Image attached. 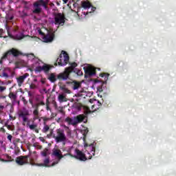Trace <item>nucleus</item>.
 <instances>
[{
  "label": "nucleus",
  "instance_id": "obj_1",
  "mask_svg": "<svg viewBox=\"0 0 176 176\" xmlns=\"http://www.w3.org/2000/svg\"><path fill=\"white\" fill-rule=\"evenodd\" d=\"M85 148L87 149V153L89 155V156H86L85 153H83L80 150L76 149L75 152L76 153V155H74L72 153H67L63 155V153L61 152V150L58 148H54L52 150V156H54L55 157H57L58 161L54 162L52 164V166H56V164H58V162L61 159L64 157V156H71V157H74V159H77L78 160H80V162H86L87 159H91L93 156H96V144H85Z\"/></svg>",
  "mask_w": 176,
  "mask_h": 176
},
{
  "label": "nucleus",
  "instance_id": "obj_2",
  "mask_svg": "<svg viewBox=\"0 0 176 176\" xmlns=\"http://www.w3.org/2000/svg\"><path fill=\"white\" fill-rule=\"evenodd\" d=\"M41 6H43L44 9H47V3L44 0H38L33 4V13L36 14H39V13H42V8Z\"/></svg>",
  "mask_w": 176,
  "mask_h": 176
},
{
  "label": "nucleus",
  "instance_id": "obj_3",
  "mask_svg": "<svg viewBox=\"0 0 176 176\" xmlns=\"http://www.w3.org/2000/svg\"><path fill=\"white\" fill-rule=\"evenodd\" d=\"M69 61V56L65 51H62L61 54L59 56V58H57L56 63H58V65L60 67H64L65 65H67Z\"/></svg>",
  "mask_w": 176,
  "mask_h": 176
},
{
  "label": "nucleus",
  "instance_id": "obj_4",
  "mask_svg": "<svg viewBox=\"0 0 176 176\" xmlns=\"http://www.w3.org/2000/svg\"><path fill=\"white\" fill-rule=\"evenodd\" d=\"M56 131V135L54 134L52 136V138L55 139L56 142H65V141H67V136H65L64 129H58Z\"/></svg>",
  "mask_w": 176,
  "mask_h": 176
},
{
  "label": "nucleus",
  "instance_id": "obj_5",
  "mask_svg": "<svg viewBox=\"0 0 176 176\" xmlns=\"http://www.w3.org/2000/svg\"><path fill=\"white\" fill-rule=\"evenodd\" d=\"M54 20L55 25H64L65 24V15L62 13H54Z\"/></svg>",
  "mask_w": 176,
  "mask_h": 176
},
{
  "label": "nucleus",
  "instance_id": "obj_6",
  "mask_svg": "<svg viewBox=\"0 0 176 176\" xmlns=\"http://www.w3.org/2000/svg\"><path fill=\"white\" fill-rule=\"evenodd\" d=\"M28 159H30V155H21L16 158L15 162L19 166H24V164L35 165V164L28 162Z\"/></svg>",
  "mask_w": 176,
  "mask_h": 176
},
{
  "label": "nucleus",
  "instance_id": "obj_7",
  "mask_svg": "<svg viewBox=\"0 0 176 176\" xmlns=\"http://www.w3.org/2000/svg\"><path fill=\"white\" fill-rule=\"evenodd\" d=\"M8 56L19 57V56H21V52L19 51V50H16V48H12L3 54L2 58H8Z\"/></svg>",
  "mask_w": 176,
  "mask_h": 176
},
{
  "label": "nucleus",
  "instance_id": "obj_8",
  "mask_svg": "<svg viewBox=\"0 0 176 176\" xmlns=\"http://www.w3.org/2000/svg\"><path fill=\"white\" fill-rule=\"evenodd\" d=\"M71 76V73L65 68L64 72L59 73L57 76L58 80H68Z\"/></svg>",
  "mask_w": 176,
  "mask_h": 176
},
{
  "label": "nucleus",
  "instance_id": "obj_9",
  "mask_svg": "<svg viewBox=\"0 0 176 176\" xmlns=\"http://www.w3.org/2000/svg\"><path fill=\"white\" fill-rule=\"evenodd\" d=\"M83 69L85 71V78H91V76H94V75H96V67H84Z\"/></svg>",
  "mask_w": 176,
  "mask_h": 176
},
{
  "label": "nucleus",
  "instance_id": "obj_10",
  "mask_svg": "<svg viewBox=\"0 0 176 176\" xmlns=\"http://www.w3.org/2000/svg\"><path fill=\"white\" fill-rule=\"evenodd\" d=\"M40 105H45V102L43 101H41L38 103H36L34 104V106H32V108H34V110L33 111V115H34V120H37V119H39V106Z\"/></svg>",
  "mask_w": 176,
  "mask_h": 176
},
{
  "label": "nucleus",
  "instance_id": "obj_11",
  "mask_svg": "<svg viewBox=\"0 0 176 176\" xmlns=\"http://www.w3.org/2000/svg\"><path fill=\"white\" fill-rule=\"evenodd\" d=\"M66 85H71L73 90H78L80 87V83L76 80L67 81Z\"/></svg>",
  "mask_w": 176,
  "mask_h": 176
},
{
  "label": "nucleus",
  "instance_id": "obj_12",
  "mask_svg": "<svg viewBox=\"0 0 176 176\" xmlns=\"http://www.w3.org/2000/svg\"><path fill=\"white\" fill-rule=\"evenodd\" d=\"M28 76H30V74L28 73H25V74H23V76H19V78H16L17 80V83L19 86H21V85L23 83H24V80H25V79L27 78H28Z\"/></svg>",
  "mask_w": 176,
  "mask_h": 176
},
{
  "label": "nucleus",
  "instance_id": "obj_13",
  "mask_svg": "<svg viewBox=\"0 0 176 176\" xmlns=\"http://www.w3.org/2000/svg\"><path fill=\"white\" fill-rule=\"evenodd\" d=\"M69 67H66V69L68 70V72L70 74H72V72H76V70H75V68L78 67V63L76 62L69 63Z\"/></svg>",
  "mask_w": 176,
  "mask_h": 176
},
{
  "label": "nucleus",
  "instance_id": "obj_14",
  "mask_svg": "<svg viewBox=\"0 0 176 176\" xmlns=\"http://www.w3.org/2000/svg\"><path fill=\"white\" fill-rule=\"evenodd\" d=\"M49 163H50V157H47L44 160L43 163L35 164V166H38L39 167H49Z\"/></svg>",
  "mask_w": 176,
  "mask_h": 176
},
{
  "label": "nucleus",
  "instance_id": "obj_15",
  "mask_svg": "<svg viewBox=\"0 0 176 176\" xmlns=\"http://www.w3.org/2000/svg\"><path fill=\"white\" fill-rule=\"evenodd\" d=\"M53 39H54V33L53 32L49 33L44 36V41L47 43L53 41Z\"/></svg>",
  "mask_w": 176,
  "mask_h": 176
},
{
  "label": "nucleus",
  "instance_id": "obj_16",
  "mask_svg": "<svg viewBox=\"0 0 176 176\" xmlns=\"http://www.w3.org/2000/svg\"><path fill=\"white\" fill-rule=\"evenodd\" d=\"M85 118L86 117L83 114H80V115H78V116L74 117L76 125L78 124V123H82V122H83V120H85Z\"/></svg>",
  "mask_w": 176,
  "mask_h": 176
},
{
  "label": "nucleus",
  "instance_id": "obj_17",
  "mask_svg": "<svg viewBox=\"0 0 176 176\" xmlns=\"http://www.w3.org/2000/svg\"><path fill=\"white\" fill-rule=\"evenodd\" d=\"M6 108L7 109V112L13 113V112H14V103H7Z\"/></svg>",
  "mask_w": 176,
  "mask_h": 176
},
{
  "label": "nucleus",
  "instance_id": "obj_18",
  "mask_svg": "<svg viewBox=\"0 0 176 176\" xmlns=\"http://www.w3.org/2000/svg\"><path fill=\"white\" fill-rule=\"evenodd\" d=\"M60 90H61L65 94H71V90L68 89L67 85L63 84L59 86Z\"/></svg>",
  "mask_w": 176,
  "mask_h": 176
},
{
  "label": "nucleus",
  "instance_id": "obj_19",
  "mask_svg": "<svg viewBox=\"0 0 176 176\" xmlns=\"http://www.w3.org/2000/svg\"><path fill=\"white\" fill-rule=\"evenodd\" d=\"M37 128H38V124H35V120H33L32 124L30 125L29 129H30L31 130H34L36 134H39V129H37Z\"/></svg>",
  "mask_w": 176,
  "mask_h": 176
},
{
  "label": "nucleus",
  "instance_id": "obj_20",
  "mask_svg": "<svg viewBox=\"0 0 176 176\" xmlns=\"http://www.w3.org/2000/svg\"><path fill=\"white\" fill-rule=\"evenodd\" d=\"M81 8H83V9H90V8H91V3L89 1H82Z\"/></svg>",
  "mask_w": 176,
  "mask_h": 176
},
{
  "label": "nucleus",
  "instance_id": "obj_21",
  "mask_svg": "<svg viewBox=\"0 0 176 176\" xmlns=\"http://www.w3.org/2000/svg\"><path fill=\"white\" fill-rule=\"evenodd\" d=\"M65 122H67L68 124H72V126H76V122L75 121V118L74 120L69 117L65 118Z\"/></svg>",
  "mask_w": 176,
  "mask_h": 176
},
{
  "label": "nucleus",
  "instance_id": "obj_22",
  "mask_svg": "<svg viewBox=\"0 0 176 176\" xmlns=\"http://www.w3.org/2000/svg\"><path fill=\"white\" fill-rule=\"evenodd\" d=\"M8 97L10 100H12V103L16 102V100H17V95L14 94V93L10 92L8 94Z\"/></svg>",
  "mask_w": 176,
  "mask_h": 176
},
{
  "label": "nucleus",
  "instance_id": "obj_23",
  "mask_svg": "<svg viewBox=\"0 0 176 176\" xmlns=\"http://www.w3.org/2000/svg\"><path fill=\"white\" fill-rule=\"evenodd\" d=\"M48 79L52 82V83H54V82L57 80V77L56 78L54 73H52L48 77Z\"/></svg>",
  "mask_w": 176,
  "mask_h": 176
},
{
  "label": "nucleus",
  "instance_id": "obj_24",
  "mask_svg": "<svg viewBox=\"0 0 176 176\" xmlns=\"http://www.w3.org/2000/svg\"><path fill=\"white\" fill-rule=\"evenodd\" d=\"M41 155L43 157H48L49 156V148H44L43 151L41 152Z\"/></svg>",
  "mask_w": 176,
  "mask_h": 176
},
{
  "label": "nucleus",
  "instance_id": "obj_25",
  "mask_svg": "<svg viewBox=\"0 0 176 176\" xmlns=\"http://www.w3.org/2000/svg\"><path fill=\"white\" fill-rule=\"evenodd\" d=\"M52 67L49 65L44 64L43 65V71H44V72H49V71L52 69Z\"/></svg>",
  "mask_w": 176,
  "mask_h": 176
},
{
  "label": "nucleus",
  "instance_id": "obj_26",
  "mask_svg": "<svg viewBox=\"0 0 176 176\" xmlns=\"http://www.w3.org/2000/svg\"><path fill=\"white\" fill-rule=\"evenodd\" d=\"M0 76L1 78H6V79H8V78H9V74L5 72V70H0Z\"/></svg>",
  "mask_w": 176,
  "mask_h": 176
},
{
  "label": "nucleus",
  "instance_id": "obj_27",
  "mask_svg": "<svg viewBox=\"0 0 176 176\" xmlns=\"http://www.w3.org/2000/svg\"><path fill=\"white\" fill-rule=\"evenodd\" d=\"M19 118H22V119L23 118H25V116H28V115H30V113H28V111H25V113L23 112V111H20L19 113H18Z\"/></svg>",
  "mask_w": 176,
  "mask_h": 176
},
{
  "label": "nucleus",
  "instance_id": "obj_28",
  "mask_svg": "<svg viewBox=\"0 0 176 176\" xmlns=\"http://www.w3.org/2000/svg\"><path fill=\"white\" fill-rule=\"evenodd\" d=\"M4 126L7 127L8 130H10V131H14V126L9 125L8 123H5Z\"/></svg>",
  "mask_w": 176,
  "mask_h": 176
},
{
  "label": "nucleus",
  "instance_id": "obj_29",
  "mask_svg": "<svg viewBox=\"0 0 176 176\" xmlns=\"http://www.w3.org/2000/svg\"><path fill=\"white\" fill-rule=\"evenodd\" d=\"M5 159H6V160H3V162H13V159H12V157L8 154H6L4 155Z\"/></svg>",
  "mask_w": 176,
  "mask_h": 176
},
{
  "label": "nucleus",
  "instance_id": "obj_30",
  "mask_svg": "<svg viewBox=\"0 0 176 176\" xmlns=\"http://www.w3.org/2000/svg\"><path fill=\"white\" fill-rule=\"evenodd\" d=\"M50 130V126H49V125H46L45 124V126H43V129H42V133H47V131Z\"/></svg>",
  "mask_w": 176,
  "mask_h": 176
},
{
  "label": "nucleus",
  "instance_id": "obj_31",
  "mask_svg": "<svg viewBox=\"0 0 176 176\" xmlns=\"http://www.w3.org/2000/svg\"><path fill=\"white\" fill-rule=\"evenodd\" d=\"M59 102H64L65 100V96H63V94H60L58 97Z\"/></svg>",
  "mask_w": 176,
  "mask_h": 176
},
{
  "label": "nucleus",
  "instance_id": "obj_32",
  "mask_svg": "<svg viewBox=\"0 0 176 176\" xmlns=\"http://www.w3.org/2000/svg\"><path fill=\"white\" fill-rule=\"evenodd\" d=\"M6 17L7 20H10V21L14 19L13 14L11 12H9L8 14H7Z\"/></svg>",
  "mask_w": 176,
  "mask_h": 176
},
{
  "label": "nucleus",
  "instance_id": "obj_33",
  "mask_svg": "<svg viewBox=\"0 0 176 176\" xmlns=\"http://www.w3.org/2000/svg\"><path fill=\"white\" fill-rule=\"evenodd\" d=\"M42 71H43V66H37L34 69L35 72H42Z\"/></svg>",
  "mask_w": 176,
  "mask_h": 176
},
{
  "label": "nucleus",
  "instance_id": "obj_34",
  "mask_svg": "<svg viewBox=\"0 0 176 176\" xmlns=\"http://www.w3.org/2000/svg\"><path fill=\"white\" fill-rule=\"evenodd\" d=\"M100 78H105V79H108L109 76V74L108 73H102L100 74Z\"/></svg>",
  "mask_w": 176,
  "mask_h": 176
},
{
  "label": "nucleus",
  "instance_id": "obj_35",
  "mask_svg": "<svg viewBox=\"0 0 176 176\" xmlns=\"http://www.w3.org/2000/svg\"><path fill=\"white\" fill-rule=\"evenodd\" d=\"M12 142L14 145H17V144L21 142V140L20 138H15Z\"/></svg>",
  "mask_w": 176,
  "mask_h": 176
},
{
  "label": "nucleus",
  "instance_id": "obj_36",
  "mask_svg": "<svg viewBox=\"0 0 176 176\" xmlns=\"http://www.w3.org/2000/svg\"><path fill=\"white\" fill-rule=\"evenodd\" d=\"M58 111L60 113H62V115H65V111H64V109L63 107H59Z\"/></svg>",
  "mask_w": 176,
  "mask_h": 176
},
{
  "label": "nucleus",
  "instance_id": "obj_37",
  "mask_svg": "<svg viewBox=\"0 0 176 176\" xmlns=\"http://www.w3.org/2000/svg\"><path fill=\"white\" fill-rule=\"evenodd\" d=\"M33 146H34V148H37V149H42V146L39 145L38 143H34Z\"/></svg>",
  "mask_w": 176,
  "mask_h": 176
},
{
  "label": "nucleus",
  "instance_id": "obj_38",
  "mask_svg": "<svg viewBox=\"0 0 176 176\" xmlns=\"http://www.w3.org/2000/svg\"><path fill=\"white\" fill-rule=\"evenodd\" d=\"M26 56H27V57H28V58H30V57H31V58H32V60H34V58H35V55L34 54H27Z\"/></svg>",
  "mask_w": 176,
  "mask_h": 176
},
{
  "label": "nucleus",
  "instance_id": "obj_39",
  "mask_svg": "<svg viewBox=\"0 0 176 176\" xmlns=\"http://www.w3.org/2000/svg\"><path fill=\"white\" fill-rule=\"evenodd\" d=\"M21 100L23 101L24 105H27V104H28V101H27L25 97H22Z\"/></svg>",
  "mask_w": 176,
  "mask_h": 176
},
{
  "label": "nucleus",
  "instance_id": "obj_40",
  "mask_svg": "<svg viewBox=\"0 0 176 176\" xmlns=\"http://www.w3.org/2000/svg\"><path fill=\"white\" fill-rule=\"evenodd\" d=\"M3 34H5L3 29H0V38H3Z\"/></svg>",
  "mask_w": 176,
  "mask_h": 176
},
{
  "label": "nucleus",
  "instance_id": "obj_41",
  "mask_svg": "<svg viewBox=\"0 0 176 176\" xmlns=\"http://www.w3.org/2000/svg\"><path fill=\"white\" fill-rule=\"evenodd\" d=\"M53 135H54V134H53V131H51L50 133L47 135V138H52V136L53 137Z\"/></svg>",
  "mask_w": 176,
  "mask_h": 176
},
{
  "label": "nucleus",
  "instance_id": "obj_42",
  "mask_svg": "<svg viewBox=\"0 0 176 176\" xmlns=\"http://www.w3.org/2000/svg\"><path fill=\"white\" fill-rule=\"evenodd\" d=\"M12 138H13V136L10 134H8V135L7 136V139L8 140V141H10V142H12Z\"/></svg>",
  "mask_w": 176,
  "mask_h": 176
},
{
  "label": "nucleus",
  "instance_id": "obj_43",
  "mask_svg": "<svg viewBox=\"0 0 176 176\" xmlns=\"http://www.w3.org/2000/svg\"><path fill=\"white\" fill-rule=\"evenodd\" d=\"M76 74L78 76H82V75H83V72H82V71H80V70H78L77 72H76Z\"/></svg>",
  "mask_w": 176,
  "mask_h": 176
},
{
  "label": "nucleus",
  "instance_id": "obj_44",
  "mask_svg": "<svg viewBox=\"0 0 176 176\" xmlns=\"http://www.w3.org/2000/svg\"><path fill=\"white\" fill-rule=\"evenodd\" d=\"M97 90L98 91H99V93H102L103 90H102V86H99L97 87Z\"/></svg>",
  "mask_w": 176,
  "mask_h": 176
},
{
  "label": "nucleus",
  "instance_id": "obj_45",
  "mask_svg": "<svg viewBox=\"0 0 176 176\" xmlns=\"http://www.w3.org/2000/svg\"><path fill=\"white\" fill-rule=\"evenodd\" d=\"M5 90H6V87L0 86V93H3Z\"/></svg>",
  "mask_w": 176,
  "mask_h": 176
},
{
  "label": "nucleus",
  "instance_id": "obj_46",
  "mask_svg": "<svg viewBox=\"0 0 176 176\" xmlns=\"http://www.w3.org/2000/svg\"><path fill=\"white\" fill-rule=\"evenodd\" d=\"M30 89H36V85L35 84H31L30 85Z\"/></svg>",
  "mask_w": 176,
  "mask_h": 176
},
{
  "label": "nucleus",
  "instance_id": "obj_47",
  "mask_svg": "<svg viewBox=\"0 0 176 176\" xmlns=\"http://www.w3.org/2000/svg\"><path fill=\"white\" fill-rule=\"evenodd\" d=\"M46 109L47 111H50V107H49V102L47 100V103H46Z\"/></svg>",
  "mask_w": 176,
  "mask_h": 176
},
{
  "label": "nucleus",
  "instance_id": "obj_48",
  "mask_svg": "<svg viewBox=\"0 0 176 176\" xmlns=\"http://www.w3.org/2000/svg\"><path fill=\"white\" fill-rule=\"evenodd\" d=\"M23 121L24 122V123H27L28 120V118H27V116L23 117Z\"/></svg>",
  "mask_w": 176,
  "mask_h": 176
},
{
  "label": "nucleus",
  "instance_id": "obj_49",
  "mask_svg": "<svg viewBox=\"0 0 176 176\" xmlns=\"http://www.w3.org/2000/svg\"><path fill=\"white\" fill-rule=\"evenodd\" d=\"M23 38H24V35H23V34L17 36V39H19V41H21V39H23Z\"/></svg>",
  "mask_w": 176,
  "mask_h": 176
},
{
  "label": "nucleus",
  "instance_id": "obj_50",
  "mask_svg": "<svg viewBox=\"0 0 176 176\" xmlns=\"http://www.w3.org/2000/svg\"><path fill=\"white\" fill-rule=\"evenodd\" d=\"M26 123H27L26 124L27 127H30V126H31V121L28 120V122Z\"/></svg>",
  "mask_w": 176,
  "mask_h": 176
},
{
  "label": "nucleus",
  "instance_id": "obj_51",
  "mask_svg": "<svg viewBox=\"0 0 176 176\" xmlns=\"http://www.w3.org/2000/svg\"><path fill=\"white\" fill-rule=\"evenodd\" d=\"M0 131L2 133H6V130H5L3 127L0 128Z\"/></svg>",
  "mask_w": 176,
  "mask_h": 176
},
{
  "label": "nucleus",
  "instance_id": "obj_52",
  "mask_svg": "<svg viewBox=\"0 0 176 176\" xmlns=\"http://www.w3.org/2000/svg\"><path fill=\"white\" fill-rule=\"evenodd\" d=\"M91 12H96V10L97 9L96 7H93V6H91Z\"/></svg>",
  "mask_w": 176,
  "mask_h": 176
},
{
  "label": "nucleus",
  "instance_id": "obj_53",
  "mask_svg": "<svg viewBox=\"0 0 176 176\" xmlns=\"http://www.w3.org/2000/svg\"><path fill=\"white\" fill-rule=\"evenodd\" d=\"M8 36H10V38H13V35L10 34V32H9V30H8Z\"/></svg>",
  "mask_w": 176,
  "mask_h": 176
},
{
  "label": "nucleus",
  "instance_id": "obj_54",
  "mask_svg": "<svg viewBox=\"0 0 176 176\" xmlns=\"http://www.w3.org/2000/svg\"><path fill=\"white\" fill-rule=\"evenodd\" d=\"M40 141H41L42 142H45V138H43V137H40L39 138Z\"/></svg>",
  "mask_w": 176,
  "mask_h": 176
},
{
  "label": "nucleus",
  "instance_id": "obj_55",
  "mask_svg": "<svg viewBox=\"0 0 176 176\" xmlns=\"http://www.w3.org/2000/svg\"><path fill=\"white\" fill-rule=\"evenodd\" d=\"M29 102H30V104H31V105H32V107L35 106V105H34V102H32V100L30 99Z\"/></svg>",
  "mask_w": 176,
  "mask_h": 176
},
{
  "label": "nucleus",
  "instance_id": "obj_56",
  "mask_svg": "<svg viewBox=\"0 0 176 176\" xmlns=\"http://www.w3.org/2000/svg\"><path fill=\"white\" fill-rule=\"evenodd\" d=\"M4 108H5V107L0 105V111L2 112V111H3Z\"/></svg>",
  "mask_w": 176,
  "mask_h": 176
},
{
  "label": "nucleus",
  "instance_id": "obj_57",
  "mask_svg": "<svg viewBox=\"0 0 176 176\" xmlns=\"http://www.w3.org/2000/svg\"><path fill=\"white\" fill-rule=\"evenodd\" d=\"M28 93L29 97H32V94L31 93V91H28Z\"/></svg>",
  "mask_w": 176,
  "mask_h": 176
},
{
  "label": "nucleus",
  "instance_id": "obj_58",
  "mask_svg": "<svg viewBox=\"0 0 176 176\" xmlns=\"http://www.w3.org/2000/svg\"><path fill=\"white\" fill-rule=\"evenodd\" d=\"M68 1L69 0H63V3H68Z\"/></svg>",
  "mask_w": 176,
  "mask_h": 176
},
{
  "label": "nucleus",
  "instance_id": "obj_59",
  "mask_svg": "<svg viewBox=\"0 0 176 176\" xmlns=\"http://www.w3.org/2000/svg\"><path fill=\"white\" fill-rule=\"evenodd\" d=\"M15 102L17 103L18 105H20V100H16Z\"/></svg>",
  "mask_w": 176,
  "mask_h": 176
},
{
  "label": "nucleus",
  "instance_id": "obj_60",
  "mask_svg": "<svg viewBox=\"0 0 176 176\" xmlns=\"http://www.w3.org/2000/svg\"><path fill=\"white\" fill-rule=\"evenodd\" d=\"M41 83H42V85H45V81L44 80H41Z\"/></svg>",
  "mask_w": 176,
  "mask_h": 176
},
{
  "label": "nucleus",
  "instance_id": "obj_61",
  "mask_svg": "<svg viewBox=\"0 0 176 176\" xmlns=\"http://www.w3.org/2000/svg\"><path fill=\"white\" fill-rule=\"evenodd\" d=\"M39 34H40V35H43V32H42V31H39Z\"/></svg>",
  "mask_w": 176,
  "mask_h": 176
},
{
  "label": "nucleus",
  "instance_id": "obj_62",
  "mask_svg": "<svg viewBox=\"0 0 176 176\" xmlns=\"http://www.w3.org/2000/svg\"><path fill=\"white\" fill-rule=\"evenodd\" d=\"M60 120H61V118H58L57 120L58 123L60 122Z\"/></svg>",
  "mask_w": 176,
  "mask_h": 176
},
{
  "label": "nucleus",
  "instance_id": "obj_63",
  "mask_svg": "<svg viewBox=\"0 0 176 176\" xmlns=\"http://www.w3.org/2000/svg\"><path fill=\"white\" fill-rule=\"evenodd\" d=\"M33 80H34V82H38V79H36V78H34Z\"/></svg>",
  "mask_w": 176,
  "mask_h": 176
},
{
  "label": "nucleus",
  "instance_id": "obj_64",
  "mask_svg": "<svg viewBox=\"0 0 176 176\" xmlns=\"http://www.w3.org/2000/svg\"><path fill=\"white\" fill-rule=\"evenodd\" d=\"M63 126H64L65 129H69L68 126H67L65 125H64Z\"/></svg>",
  "mask_w": 176,
  "mask_h": 176
}]
</instances>
